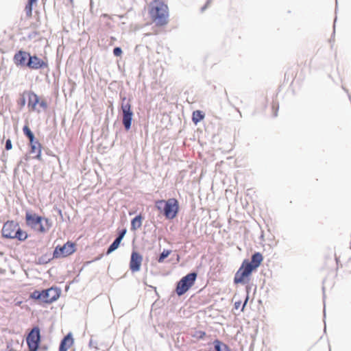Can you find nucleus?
I'll list each match as a JSON object with an SVG mask.
<instances>
[{
    "label": "nucleus",
    "mask_w": 351,
    "mask_h": 351,
    "mask_svg": "<svg viewBox=\"0 0 351 351\" xmlns=\"http://www.w3.org/2000/svg\"><path fill=\"white\" fill-rule=\"evenodd\" d=\"M148 14L152 22L158 27H165L169 23V6L163 0L151 1L148 5Z\"/></svg>",
    "instance_id": "obj_1"
},
{
    "label": "nucleus",
    "mask_w": 351,
    "mask_h": 351,
    "mask_svg": "<svg viewBox=\"0 0 351 351\" xmlns=\"http://www.w3.org/2000/svg\"><path fill=\"white\" fill-rule=\"evenodd\" d=\"M154 206L167 220L174 219L180 212V204L175 197L156 200Z\"/></svg>",
    "instance_id": "obj_2"
},
{
    "label": "nucleus",
    "mask_w": 351,
    "mask_h": 351,
    "mask_svg": "<svg viewBox=\"0 0 351 351\" xmlns=\"http://www.w3.org/2000/svg\"><path fill=\"white\" fill-rule=\"evenodd\" d=\"M25 223L27 226L39 233L47 232L51 227V223L47 218L29 211L25 213Z\"/></svg>",
    "instance_id": "obj_3"
},
{
    "label": "nucleus",
    "mask_w": 351,
    "mask_h": 351,
    "mask_svg": "<svg viewBox=\"0 0 351 351\" xmlns=\"http://www.w3.org/2000/svg\"><path fill=\"white\" fill-rule=\"evenodd\" d=\"M200 266L201 265L196 269L191 270L176 282L174 293L178 296L180 297L184 295L195 285Z\"/></svg>",
    "instance_id": "obj_4"
},
{
    "label": "nucleus",
    "mask_w": 351,
    "mask_h": 351,
    "mask_svg": "<svg viewBox=\"0 0 351 351\" xmlns=\"http://www.w3.org/2000/svg\"><path fill=\"white\" fill-rule=\"evenodd\" d=\"M2 235L8 239H17L19 241H25L27 238V233L22 230L19 223L14 221H8L2 228Z\"/></svg>",
    "instance_id": "obj_5"
},
{
    "label": "nucleus",
    "mask_w": 351,
    "mask_h": 351,
    "mask_svg": "<svg viewBox=\"0 0 351 351\" xmlns=\"http://www.w3.org/2000/svg\"><path fill=\"white\" fill-rule=\"evenodd\" d=\"M60 294V291L58 288L51 287L41 292L36 290L31 293L30 298L45 303H51L58 299Z\"/></svg>",
    "instance_id": "obj_6"
},
{
    "label": "nucleus",
    "mask_w": 351,
    "mask_h": 351,
    "mask_svg": "<svg viewBox=\"0 0 351 351\" xmlns=\"http://www.w3.org/2000/svg\"><path fill=\"white\" fill-rule=\"evenodd\" d=\"M254 272H255L254 270L242 262L238 270L234 274L233 283L234 285H248Z\"/></svg>",
    "instance_id": "obj_7"
},
{
    "label": "nucleus",
    "mask_w": 351,
    "mask_h": 351,
    "mask_svg": "<svg viewBox=\"0 0 351 351\" xmlns=\"http://www.w3.org/2000/svg\"><path fill=\"white\" fill-rule=\"evenodd\" d=\"M27 95L28 98L27 106L29 111L40 112V110L38 106L43 110L47 108V101L45 99H40L36 93L29 91L27 93Z\"/></svg>",
    "instance_id": "obj_8"
},
{
    "label": "nucleus",
    "mask_w": 351,
    "mask_h": 351,
    "mask_svg": "<svg viewBox=\"0 0 351 351\" xmlns=\"http://www.w3.org/2000/svg\"><path fill=\"white\" fill-rule=\"evenodd\" d=\"M76 251V245L71 241H67L63 245L56 247L53 252V258H65L73 254Z\"/></svg>",
    "instance_id": "obj_9"
},
{
    "label": "nucleus",
    "mask_w": 351,
    "mask_h": 351,
    "mask_svg": "<svg viewBox=\"0 0 351 351\" xmlns=\"http://www.w3.org/2000/svg\"><path fill=\"white\" fill-rule=\"evenodd\" d=\"M29 351H36L40 341V329L36 326L32 329L26 338Z\"/></svg>",
    "instance_id": "obj_10"
},
{
    "label": "nucleus",
    "mask_w": 351,
    "mask_h": 351,
    "mask_svg": "<svg viewBox=\"0 0 351 351\" xmlns=\"http://www.w3.org/2000/svg\"><path fill=\"white\" fill-rule=\"evenodd\" d=\"M263 259L264 257L261 252H254L252 254L250 259L245 258L242 262L256 272L258 268L261 265Z\"/></svg>",
    "instance_id": "obj_11"
},
{
    "label": "nucleus",
    "mask_w": 351,
    "mask_h": 351,
    "mask_svg": "<svg viewBox=\"0 0 351 351\" xmlns=\"http://www.w3.org/2000/svg\"><path fill=\"white\" fill-rule=\"evenodd\" d=\"M130 108L131 105L130 99L124 98L122 101L121 108L123 112V122L127 130L130 129L132 120V112L130 111Z\"/></svg>",
    "instance_id": "obj_12"
},
{
    "label": "nucleus",
    "mask_w": 351,
    "mask_h": 351,
    "mask_svg": "<svg viewBox=\"0 0 351 351\" xmlns=\"http://www.w3.org/2000/svg\"><path fill=\"white\" fill-rule=\"evenodd\" d=\"M26 66L31 69H39L42 68H47L48 64L47 62L39 58L36 56H29V60L27 62Z\"/></svg>",
    "instance_id": "obj_13"
},
{
    "label": "nucleus",
    "mask_w": 351,
    "mask_h": 351,
    "mask_svg": "<svg viewBox=\"0 0 351 351\" xmlns=\"http://www.w3.org/2000/svg\"><path fill=\"white\" fill-rule=\"evenodd\" d=\"M134 243V239H133ZM143 259V255L133 248V273L141 270Z\"/></svg>",
    "instance_id": "obj_14"
},
{
    "label": "nucleus",
    "mask_w": 351,
    "mask_h": 351,
    "mask_svg": "<svg viewBox=\"0 0 351 351\" xmlns=\"http://www.w3.org/2000/svg\"><path fill=\"white\" fill-rule=\"evenodd\" d=\"M74 343L71 333L67 334L61 341L59 351H67Z\"/></svg>",
    "instance_id": "obj_15"
},
{
    "label": "nucleus",
    "mask_w": 351,
    "mask_h": 351,
    "mask_svg": "<svg viewBox=\"0 0 351 351\" xmlns=\"http://www.w3.org/2000/svg\"><path fill=\"white\" fill-rule=\"evenodd\" d=\"M29 54L23 51H19L15 53L14 56V63L17 66H25L26 65L27 57H29Z\"/></svg>",
    "instance_id": "obj_16"
},
{
    "label": "nucleus",
    "mask_w": 351,
    "mask_h": 351,
    "mask_svg": "<svg viewBox=\"0 0 351 351\" xmlns=\"http://www.w3.org/2000/svg\"><path fill=\"white\" fill-rule=\"evenodd\" d=\"M29 145L31 147V152L33 154H36L35 158L38 160H41V144L38 142V141L34 139L32 141H29Z\"/></svg>",
    "instance_id": "obj_17"
},
{
    "label": "nucleus",
    "mask_w": 351,
    "mask_h": 351,
    "mask_svg": "<svg viewBox=\"0 0 351 351\" xmlns=\"http://www.w3.org/2000/svg\"><path fill=\"white\" fill-rule=\"evenodd\" d=\"M215 351H232L231 348L222 341L219 339H215L213 341Z\"/></svg>",
    "instance_id": "obj_18"
},
{
    "label": "nucleus",
    "mask_w": 351,
    "mask_h": 351,
    "mask_svg": "<svg viewBox=\"0 0 351 351\" xmlns=\"http://www.w3.org/2000/svg\"><path fill=\"white\" fill-rule=\"evenodd\" d=\"M205 112L201 110H195L192 112V121L195 125H197L205 118Z\"/></svg>",
    "instance_id": "obj_19"
},
{
    "label": "nucleus",
    "mask_w": 351,
    "mask_h": 351,
    "mask_svg": "<svg viewBox=\"0 0 351 351\" xmlns=\"http://www.w3.org/2000/svg\"><path fill=\"white\" fill-rule=\"evenodd\" d=\"M125 233V230H122L120 232L119 236L114 241V242L109 247V248L107 251V254H109L110 253H111L112 252H113L114 250H115L116 249L118 248V247L121 243V241L123 239Z\"/></svg>",
    "instance_id": "obj_20"
},
{
    "label": "nucleus",
    "mask_w": 351,
    "mask_h": 351,
    "mask_svg": "<svg viewBox=\"0 0 351 351\" xmlns=\"http://www.w3.org/2000/svg\"><path fill=\"white\" fill-rule=\"evenodd\" d=\"M144 219L145 216L141 213L137 214L133 217V231L141 227Z\"/></svg>",
    "instance_id": "obj_21"
},
{
    "label": "nucleus",
    "mask_w": 351,
    "mask_h": 351,
    "mask_svg": "<svg viewBox=\"0 0 351 351\" xmlns=\"http://www.w3.org/2000/svg\"><path fill=\"white\" fill-rule=\"evenodd\" d=\"M172 250L169 249H164L156 258L158 263H162L171 254Z\"/></svg>",
    "instance_id": "obj_22"
},
{
    "label": "nucleus",
    "mask_w": 351,
    "mask_h": 351,
    "mask_svg": "<svg viewBox=\"0 0 351 351\" xmlns=\"http://www.w3.org/2000/svg\"><path fill=\"white\" fill-rule=\"evenodd\" d=\"M37 0H28L27 3L25 5V11L27 18H31L32 16V7L33 5L36 3Z\"/></svg>",
    "instance_id": "obj_23"
},
{
    "label": "nucleus",
    "mask_w": 351,
    "mask_h": 351,
    "mask_svg": "<svg viewBox=\"0 0 351 351\" xmlns=\"http://www.w3.org/2000/svg\"><path fill=\"white\" fill-rule=\"evenodd\" d=\"M23 131L24 134L29 138V141H32L33 140L35 139L34 135L33 132L31 131V130L28 125V123H27L26 125H25L23 126Z\"/></svg>",
    "instance_id": "obj_24"
},
{
    "label": "nucleus",
    "mask_w": 351,
    "mask_h": 351,
    "mask_svg": "<svg viewBox=\"0 0 351 351\" xmlns=\"http://www.w3.org/2000/svg\"><path fill=\"white\" fill-rule=\"evenodd\" d=\"M337 16H335V18L334 19V23H333V32L332 33V35H331V37L329 39V43H331V48L333 47V43L335 42V23L337 22Z\"/></svg>",
    "instance_id": "obj_25"
},
{
    "label": "nucleus",
    "mask_w": 351,
    "mask_h": 351,
    "mask_svg": "<svg viewBox=\"0 0 351 351\" xmlns=\"http://www.w3.org/2000/svg\"><path fill=\"white\" fill-rule=\"evenodd\" d=\"M206 333L204 330H197L195 331V335H193L194 337L197 338V339H204L206 337Z\"/></svg>",
    "instance_id": "obj_26"
},
{
    "label": "nucleus",
    "mask_w": 351,
    "mask_h": 351,
    "mask_svg": "<svg viewBox=\"0 0 351 351\" xmlns=\"http://www.w3.org/2000/svg\"><path fill=\"white\" fill-rule=\"evenodd\" d=\"M322 292H323V300H324V303L325 304L326 295H325V287H322ZM325 319H326V308L324 307V332H326V324Z\"/></svg>",
    "instance_id": "obj_27"
},
{
    "label": "nucleus",
    "mask_w": 351,
    "mask_h": 351,
    "mask_svg": "<svg viewBox=\"0 0 351 351\" xmlns=\"http://www.w3.org/2000/svg\"><path fill=\"white\" fill-rule=\"evenodd\" d=\"M248 300H249V295H248V293H247L246 296H245V299L244 300V301L243 302V304H242V307H241V312L244 311L245 308L247 306Z\"/></svg>",
    "instance_id": "obj_28"
},
{
    "label": "nucleus",
    "mask_w": 351,
    "mask_h": 351,
    "mask_svg": "<svg viewBox=\"0 0 351 351\" xmlns=\"http://www.w3.org/2000/svg\"><path fill=\"white\" fill-rule=\"evenodd\" d=\"M114 55L116 56H120L122 53L121 49L119 47H115L113 50Z\"/></svg>",
    "instance_id": "obj_29"
},
{
    "label": "nucleus",
    "mask_w": 351,
    "mask_h": 351,
    "mask_svg": "<svg viewBox=\"0 0 351 351\" xmlns=\"http://www.w3.org/2000/svg\"><path fill=\"white\" fill-rule=\"evenodd\" d=\"M212 0H206L205 4L201 8L200 10L202 12H203L204 10L207 9L210 3H211Z\"/></svg>",
    "instance_id": "obj_30"
},
{
    "label": "nucleus",
    "mask_w": 351,
    "mask_h": 351,
    "mask_svg": "<svg viewBox=\"0 0 351 351\" xmlns=\"http://www.w3.org/2000/svg\"><path fill=\"white\" fill-rule=\"evenodd\" d=\"M12 148V145L10 139H8L5 142V149L10 150Z\"/></svg>",
    "instance_id": "obj_31"
},
{
    "label": "nucleus",
    "mask_w": 351,
    "mask_h": 351,
    "mask_svg": "<svg viewBox=\"0 0 351 351\" xmlns=\"http://www.w3.org/2000/svg\"><path fill=\"white\" fill-rule=\"evenodd\" d=\"M273 108V117H276L278 116V109H279V106L278 104L277 105V106L276 107L274 105L272 107Z\"/></svg>",
    "instance_id": "obj_32"
},
{
    "label": "nucleus",
    "mask_w": 351,
    "mask_h": 351,
    "mask_svg": "<svg viewBox=\"0 0 351 351\" xmlns=\"http://www.w3.org/2000/svg\"><path fill=\"white\" fill-rule=\"evenodd\" d=\"M228 103L230 104V105L232 108H234V110H235L237 112H239V113L240 117H242V114H241V111H240L239 108H237V107H236L233 104H232V102H231L228 99Z\"/></svg>",
    "instance_id": "obj_33"
},
{
    "label": "nucleus",
    "mask_w": 351,
    "mask_h": 351,
    "mask_svg": "<svg viewBox=\"0 0 351 351\" xmlns=\"http://www.w3.org/2000/svg\"><path fill=\"white\" fill-rule=\"evenodd\" d=\"M242 302L241 300H238V301H236L234 303V307L233 308L234 309H236V310H238Z\"/></svg>",
    "instance_id": "obj_34"
},
{
    "label": "nucleus",
    "mask_w": 351,
    "mask_h": 351,
    "mask_svg": "<svg viewBox=\"0 0 351 351\" xmlns=\"http://www.w3.org/2000/svg\"><path fill=\"white\" fill-rule=\"evenodd\" d=\"M25 104V97H23L21 99V102H20V105L21 107H23Z\"/></svg>",
    "instance_id": "obj_35"
},
{
    "label": "nucleus",
    "mask_w": 351,
    "mask_h": 351,
    "mask_svg": "<svg viewBox=\"0 0 351 351\" xmlns=\"http://www.w3.org/2000/svg\"><path fill=\"white\" fill-rule=\"evenodd\" d=\"M245 289H246V292L247 293H250V289H251V287L248 285H246V287H245Z\"/></svg>",
    "instance_id": "obj_36"
},
{
    "label": "nucleus",
    "mask_w": 351,
    "mask_h": 351,
    "mask_svg": "<svg viewBox=\"0 0 351 351\" xmlns=\"http://www.w3.org/2000/svg\"><path fill=\"white\" fill-rule=\"evenodd\" d=\"M342 89H343L346 93H348V96L350 95V96L351 97V95L348 93V90L346 87H344L343 86H342Z\"/></svg>",
    "instance_id": "obj_37"
},
{
    "label": "nucleus",
    "mask_w": 351,
    "mask_h": 351,
    "mask_svg": "<svg viewBox=\"0 0 351 351\" xmlns=\"http://www.w3.org/2000/svg\"><path fill=\"white\" fill-rule=\"evenodd\" d=\"M151 288H152L153 289H154L155 292H156V294L159 297V295L156 291V287H154V286H150Z\"/></svg>",
    "instance_id": "obj_38"
},
{
    "label": "nucleus",
    "mask_w": 351,
    "mask_h": 351,
    "mask_svg": "<svg viewBox=\"0 0 351 351\" xmlns=\"http://www.w3.org/2000/svg\"><path fill=\"white\" fill-rule=\"evenodd\" d=\"M337 1H336L335 13H337Z\"/></svg>",
    "instance_id": "obj_39"
},
{
    "label": "nucleus",
    "mask_w": 351,
    "mask_h": 351,
    "mask_svg": "<svg viewBox=\"0 0 351 351\" xmlns=\"http://www.w3.org/2000/svg\"><path fill=\"white\" fill-rule=\"evenodd\" d=\"M335 260H336L337 263L338 264L339 258L337 257H335Z\"/></svg>",
    "instance_id": "obj_40"
},
{
    "label": "nucleus",
    "mask_w": 351,
    "mask_h": 351,
    "mask_svg": "<svg viewBox=\"0 0 351 351\" xmlns=\"http://www.w3.org/2000/svg\"><path fill=\"white\" fill-rule=\"evenodd\" d=\"M130 267H132V260L130 261Z\"/></svg>",
    "instance_id": "obj_41"
}]
</instances>
